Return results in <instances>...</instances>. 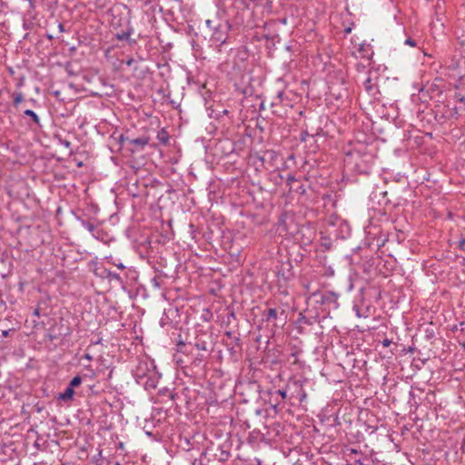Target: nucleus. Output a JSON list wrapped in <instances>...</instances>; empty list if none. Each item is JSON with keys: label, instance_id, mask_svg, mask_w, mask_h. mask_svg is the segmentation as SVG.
<instances>
[{"label": "nucleus", "instance_id": "40", "mask_svg": "<svg viewBox=\"0 0 465 465\" xmlns=\"http://www.w3.org/2000/svg\"><path fill=\"white\" fill-rule=\"evenodd\" d=\"M226 335H227L228 337H231V335H232L231 331H227V332H226Z\"/></svg>", "mask_w": 465, "mask_h": 465}, {"label": "nucleus", "instance_id": "29", "mask_svg": "<svg viewBox=\"0 0 465 465\" xmlns=\"http://www.w3.org/2000/svg\"><path fill=\"white\" fill-rule=\"evenodd\" d=\"M63 144H64L65 147H67V148H69V147L71 146V143H70L69 141H64V142H63Z\"/></svg>", "mask_w": 465, "mask_h": 465}, {"label": "nucleus", "instance_id": "11", "mask_svg": "<svg viewBox=\"0 0 465 465\" xmlns=\"http://www.w3.org/2000/svg\"><path fill=\"white\" fill-rule=\"evenodd\" d=\"M264 320L265 322H269L271 321L277 319V311L274 308H270L266 313H264Z\"/></svg>", "mask_w": 465, "mask_h": 465}, {"label": "nucleus", "instance_id": "16", "mask_svg": "<svg viewBox=\"0 0 465 465\" xmlns=\"http://www.w3.org/2000/svg\"><path fill=\"white\" fill-rule=\"evenodd\" d=\"M81 383L82 378L79 375H77L71 380L68 386L71 387L72 389H74L75 387H78Z\"/></svg>", "mask_w": 465, "mask_h": 465}, {"label": "nucleus", "instance_id": "9", "mask_svg": "<svg viewBox=\"0 0 465 465\" xmlns=\"http://www.w3.org/2000/svg\"><path fill=\"white\" fill-rule=\"evenodd\" d=\"M149 143V138L146 136L138 137L130 141L131 144L136 145L139 148H143Z\"/></svg>", "mask_w": 465, "mask_h": 465}, {"label": "nucleus", "instance_id": "15", "mask_svg": "<svg viewBox=\"0 0 465 465\" xmlns=\"http://www.w3.org/2000/svg\"><path fill=\"white\" fill-rule=\"evenodd\" d=\"M80 222L84 228L88 230L90 232L94 233V232L95 230V225L92 222L87 221V220H81Z\"/></svg>", "mask_w": 465, "mask_h": 465}, {"label": "nucleus", "instance_id": "30", "mask_svg": "<svg viewBox=\"0 0 465 465\" xmlns=\"http://www.w3.org/2000/svg\"><path fill=\"white\" fill-rule=\"evenodd\" d=\"M133 63H134V59H133V58H130L129 60H127V61H126V64H127L128 66L132 65V64H133Z\"/></svg>", "mask_w": 465, "mask_h": 465}, {"label": "nucleus", "instance_id": "33", "mask_svg": "<svg viewBox=\"0 0 465 465\" xmlns=\"http://www.w3.org/2000/svg\"><path fill=\"white\" fill-rule=\"evenodd\" d=\"M298 191H300V192H301V193H305V189H304V187H303L302 185H301V186L299 187Z\"/></svg>", "mask_w": 465, "mask_h": 465}, {"label": "nucleus", "instance_id": "14", "mask_svg": "<svg viewBox=\"0 0 465 465\" xmlns=\"http://www.w3.org/2000/svg\"><path fill=\"white\" fill-rule=\"evenodd\" d=\"M177 346V351L178 352H182V353H184V354H188L190 353L191 351L187 349V344L185 342H183V341H179L176 344Z\"/></svg>", "mask_w": 465, "mask_h": 465}, {"label": "nucleus", "instance_id": "39", "mask_svg": "<svg viewBox=\"0 0 465 465\" xmlns=\"http://www.w3.org/2000/svg\"><path fill=\"white\" fill-rule=\"evenodd\" d=\"M297 353H298L297 351H294V352H292V353L291 354V356H292V357H294V358H296V356H297Z\"/></svg>", "mask_w": 465, "mask_h": 465}, {"label": "nucleus", "instance_id": "4", "mask_svg": "<svg viewBox=\"0 0 465 465\" xmlns=\"http://www.w3.org/2000/svg\"><path fill=\"white\" fill-rule=\"evenodd\" d=\"M21 116L23 119H25L26 116L29 117V121L27 122L28 125H35L37 127H41L40 118L34 111L25 109L23 111Z\"/></svg>", "mask_w": 465, "mask_h": 465}, {"label": "nucleus", "instance_id": "23", "mask_svg": "<svg viewBox=\"0 0 465 465\" xmlns=\"http://www.w3.org/2000/svg\"><path fill=\"white\" fill-rule=\"evenodd\" d=\"M277 393L279 395H281L282 400H285L287 397L286 391H284V390H279V391H277Z\"/></svg>", "mask_w": 465, "mask_h": 465}, {"label": "nucleus", "instance_id": "5", "mask_svg": "<svg viewBox=\"0 0 465 465\" xmlns=\"http://www.w3.org/2000/svg\"><path fill=\"white\" fill-rule=\"evenodd\" d=\"M363 86L366 92L372 96H375L378 92V85L375 81L369 75L363 82Z\"/></svg>", "mask_w": 465, "mask_h": 465}, {"label": "nucleus", "instance_id": "37", "mask_svg": "<svg viewBox=\"0 0 465 465\" xmlns=\"http://www.w3.org/2000/svg\"><path fill=\"white\" fill-rule=\"evenodd\" d=\"M59 29H60L61 32L64 31V25L62 24L59 25Z\"/></svg>", "mask_w": 465, "mask_h": 465}, {"label": "nucleus", "instance_id": "41", "mask_svg": "<svg viewBox=\"0 0 465 465\" xmlns=\"http://www.w3.org/2000/svg\"><path fill=\"white\" fill-rule=\"evenodd\" d=\"M360 51L365 52L364 48L361 46Z\"/></svg>", "mask_w": 465, "mask_h": 465}, {"label": "nucleus", "instance_id": "32", "mask_svg": "<svg viewBox=\"0 0 465 465\" xmlns=\"http://www.w3.org/2000/svg\"><path fill=\"white\" fill-rule=\"evenodd\" d=\"M117 448H118V449H120V450H124V443H123V442H119V443L117 444Z\"/></svg>", "mask_w": 465, "mask_h": 465}, {"label": "nucleus", "instance_id": "20", "mask_svg": "<svg viewBox=\"0 0 465 465\" xmlns=\"http://www.w3.org/2000/svg\"><path fill=\"white\" fill-rule=\"evenodd\" d=\"M108 277L111 279L120 280V276L117 273L112 272H108Z\"/></svg>", "mask_w": 465, "mask_h": 465}, {"label": "nucleus", "instance_id": "6", "mask_svg": "<svg viewBox=\"0 0 465 465\" xmlns=\"http://www.w3.org/2000/svg\"><path fill=\"white\" fill-rule=\"evenodd\" d=\"M74 395V390L68 386L64 392L59 394L57 399L63 401H67L69 400H72Z\"/></svg>", "mask_w": 465, "mask_h": 465}, {"label": "nucleus", "instance_id": "38", "mask_svg": "<svg viewBox=\"0 0 465 465\" xmlns=\"http://www.w3.org/2000/svg\"><path fill=\"white\" fill-rule=\"evenodd\" d=\"M7 335H8V331H3V336H4V337H6Z\"/></svg>", "mask_w": 465, "mask_h": 465}, {"label": "nucleus", "instance_id": "7", "mask_svg": "<svg viewBox=\"0 0 465 465\" xmlns=\"http://www.w3.org/2000/svg\"><path fill=\"white\" fill-rule=\"evenodd\" d=\"M157 140L159 141L160 143H162L163 145L168 144L169 140H170V135L164 128H162L157 133Z\"/></svg>", "mask_w": 465, "mask_h": 465}, {"label": "nucleus", "instance_id": "36", "mask_svg": "<svg viewBox=\"0 0 465 465\" xmlns=\"http://www.w3.org/2000/svg\"><path fill=\"white\" fill-rule=\"evenodd\" d=\"M354 463L358 464V465H363V463L361 460H356Z\"/></svg>", "mask_w": 465, "mask_h": 465}, {"label": "nucleus", "instance_id": "18", "mask_svg": "<svg viewBox=\"0 0 465 465\" xmlns=\"http://www.w3.org/2000/svg\"><path fill=\"white\" fill-rule=\"evenodd\" d=\"M455 98L460 103L465 104V95H462L461 94H455Z\"/></svg>", "mask_w": 465, "mask_h": 465}, {"label": "nucleus", "instance_id": "21", "mask_svg": "<svg viewBox=\"0 0 465 465\" xmlns=\"http://www.w3.org/2000/svg\"><path fill=\"white\" fill-rule=\"evenodd\" d=\"M383 347H389L391 344V340L386 338L381 341Z\"/></svg>", "mask_w": 465, "mask_h": 465}, {"label": "nucleus", "instance_id": "22", "mask_svg": "<svg viewBox=\"0 0 465 465\" xmlns=\"http://www.w3.org/2000/svg\"><path fill=\"white\" fill-rule=\"evenodd\" d=\"M405 44L411 46H416V42L411 38L406 39Z\"/></svg>", "mask_w": 465, "mask_h": 465}, {"label": "nucleus", "instance_id": "26", "mask_svg": "<svg viewBox=\"0 0 465 465\" xmlns=\"http://www.w3.org/2000/svg\"><path fill=\"white\" fill-rule=\"evenodd\" d=\"M348 451L350 452L349 455H351V454H358L360 452L356 449H349Z\"/></svg>", "mask_w": 465, "mask_h": 465}, {"label": "nucleus", "instance_id": "1", "mask_svg": "<svg viewBox=\"0 0 465 465\" xmlns=\"http://www.w3.org/2000/svg\"><path fill=\"white\" fill-rule=\"evenodd\" d=\"M134 377L138 384L143 386L146 391L157 387L161 375L154 370H148L146 363L139 364L134 371Z\"/></svg>", "mask_w": 465, "mask_h": 465}, {"label": "nucleus", "instance_id": "35", "mask_svg": "<svg viewBox=\"0 0 465 465\" xmlns=\"http://www.w3.org/2000/svg\"><path fill=\"white\" fill-rule=\"evenodd\" d=\"M169 397L172 399V400H174L175 398V394L173 393V392H169Z\"/></svg>", "mask_w": 465, "mask_h": 465}, {"label": "nucleus", "instance_id": "2", "mask_svg": "<svg viewBox=\"0 0 465 465\" xmlns=\"http://www.w3.org/2000/svg\"><path fill=\"white\" fill-rule=\"evenodd\" d=\"M205 25L213 32L211 37L214 42L220 43L221 45L226 43L227 34L231 28L228 22L223 24L219 21L207 19Z\"/></svg>", "mask_w": 465, "mask_h": 465}, {"label": "nucleus", "instance_id": "3", "mask_svg": "<svg viewBox=\"0 0 465 465\" xmlns=\"http://www.w3.org/2000/svg\"><path fill=\"white\" fill-rule=\"evenodd\" d=\"M72 332L69 323L64 319H60L59 322L52 328L49 329L48 338L51 341L70 335Z\"/></svg>", "mask_w": 465, "mask_h": 465}, {"label": "nucleus", "instance_id": "42", "mask_svg": "<svg viewBox=\"0 0 465 465\" xmlns=\"http://www.w3.org/2000/svg\"><path fill=\"white\" fill-rule=\"evenodd\" d=\"M464 285H465V281H464Z\"/></svg>", "mask_w": 465, "mask_h": 465}, {"label": "nucleus", "instance_id": "19", "mask_svg": "<svg viewBox=\"0 0 465 465\" xmlns=\"http://www.w3.org/2000/svg\"><path fill=\"white\" fill-rule=\"evenodd\" d=\"M459 248L462 251H465V238H461L459 241Z\"/></svg>", "mask_w": 465, "mask_h": 465}, {"label": "nucleus", "instance_id": "10", "mask_svg": "<svg viewBox=\"0 0 465 465\" xmlns=\"http://www.w3.org/2000/svg\"><path fill=\"white\" fill-rule=\"evenodd\" d=\"M46 304H47L46 301L40 302L37 304V306L35 308V310L33 312V315L36 316V317H40L42 314L46 315L47 313L45 312H44V307H43V305H46Z\"/></svg>", "mask_w": 465, "mask_h": 465}, {"label": "nucleus", "instance_id": "13", "mask_svg": "<svg viewBox=\"0 0 465 465\" xmlns=\"http://www.w3.org/2000/svg\"><path fill=\"white\" fill-rule=\"evenodd\" d=\"M355 170L360 173H369L371 170L370 164H364V166H361V163H355Z\"/></svg>", "mask_w": 465, "mask_h": 465}, {"label": "nucleus", "instance_id": "34", "mask_svg": "<svg viewBox=\"0 0 465 465\" xmlns=\"http://www.w3.org/2000/svg\"><path fill=\"white\" fill-rule=\"evenodd\" d=\"M84 358H85L86 360H88V361H91V360H92V356H91L90 354H88V353L84 355Z\"/></svg>", "mask_w": 465, "mask_h": 465}, {"label": "nucleus", "instance_id": "17", "mask_svg": "<svg viewBox=\"0 0 465 465\" xmlns=\"http://www.w3.org/2000/svg\"><path fill=\"white\" fill-rule=\"evenodd\" d=\"M194 347L197 350H200V351H206L207 350L206 342L205 341H196L194 343Z\"/></svg>", "mask_w": 465, "mask_h": 465}, {"label": "nucleus", "instance_id": "24", "mask_svg": "<svg viewBox=\"0 0 465 465\" xmlns=\"http://www.w3.org/2000/svg\"><path fill=\"white\" fill-rule=\"evenodd\" d=\"M294 181H296L294 176L289 175L286 182H287V184L291 185Z\"/></svg>", "mask_w": 465, "mask_h": 465}, {"label": "nucleus", "instance_id": "27", "mask_svg": "<svg viewBox=\"0 0 465 465\" xmlns=\"http://www.w3.org/2000/svg\"><path fill=\"white\" fill-rule=\"evenodd\" d=\"M114 264L116 267H118L119 269H121V270H124V269L125 268V266H124L122 262H120V263H115V262H114Z\"/></svg>", "mask_w": 465, "mask_h": 465}, {"label": "nucleus", "instance_id": "28", "mask_svg": "<svg viewBox=\"0 0 465 465\" xmlns=\"http://www.w3.org/2000/svg\"><path fill=\"white\" fill-rule=\"evenodd\" d=\"M304 398H306V393L303 390H301V401H302Z\"/></svg>", "mask_w": 465, "mask_h": 465}, {"label": "nucleus", "instance_id": "25", "mask_svg": "<svg viewBox=\"0 0 465 465\" xmlns=\"http://www.w3.org/2000/svg\"><path fill=\"white\" fill-rule=\"evenodd\" d=\"M280 226L283 228V231L288 232V229L285 226V222L282 219L280 220Z\"/></svg>", "mask_w": 465, "mask_h": 465}, {"label": "nucleus", "instance_id": "12", "mask_svg": "<svg viewBox=\"0 0 465 465\" xmlns=\"http://www.w3.org/2000/svg\"><path fill=\"white\" fill-rule=\"evenodd\" d=\"M13 104L15 108H18L21 102L24 101V94L21 92H16L12 94Z\"/></svg>", "mask_w": 465, "mask_h": 465}, {"label": "nucleus", "instance_id": "31", "mask_svg": "<svg viewBox=\"0 0 465 465\" xmlns=\"http://www.w3.org/2000/svg\"><path fill=\"white\" fill-rule=\"evenodd\" d=\"M371 55H372V53L371 54H362V57H366L368 59H371Z\"/></svg>", "mask_w": 465, "mask_h": 465}, {"label": "nucleus", "instance_id": "8", "mask_svg": "<svg viewBox=\"0 0 465 465\" xmlns=\"http://www.w3.org/2000/svg\"><path fill=\"white\" fill-rule=\"evenodd\" d=\"M132 32H133V30L129 29V30H127L125 32L117 33L115 35V37L119 41L126 40V41L129 42L130 45H132V44L135 43V40L130 39V35H131Z\"/></svg>", "mask_w": 465, "mask_h": 465}]
</instances>
